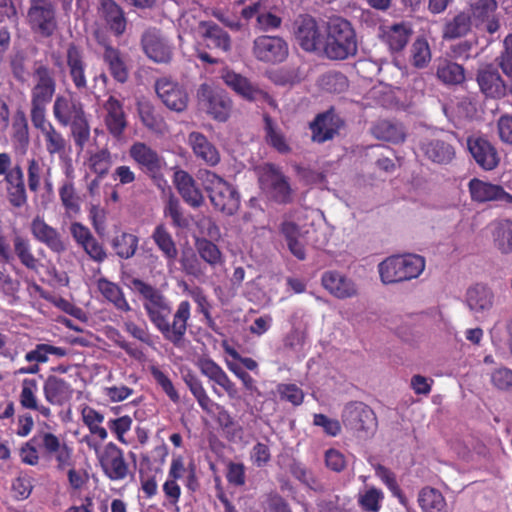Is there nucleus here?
<instances>
[{
    "label": "nucleus",
    "instance_id": "obj_41",
    "mask_svg": "<svg viewBox=\"0 0 512 512\" xmlns=\"http://www.w3.org/2000/svg\"><path fill=\"white\" fill-rule=\"evenodd\" d=\"M474 26L467 11H459L452 18L445 21L442 29L444 40H454L467 36Z\"/></svg>",
    "mask_w": 512,
    "mask_h": 512
},
{
    "label": "nucleus",
    "instance_id": "obj_16",
    "mask_svg": "<svg viewBox=\"0 0 512 512\" xmlns=\"http://www.w3.org/2000/svg\"><path fill=\"white\" fill-rule=\"evenodd\" d=\"M200 372L206 376L209 381L213 382L212 391L218 397L223 393L216 387L219 386L232 401L240 400L239 390L236 383L233 382L223 368L211 358H202L198 361Z\"/></svg>",
    "mask_w": 512,
    "mask_h": 512
},
{
    "label": "nucleus",
    "instance_id": "obj_52",
    "mask_svg": "<svg viewBox=\"0 0 512 512\" xmlns=\"http://www.w3.org/2000/svg\"><path fill=\"white\" fill-rule=\"evenodd\" d=\"M196 251L200 258L211 267L221 265L224 260L219 247L206 238L197 239L195 242Z\"/></svg>",
    "mask_w": 512,
    "mask_h": 512
},
{
    "label": "nucleus",
    "instance_id": "obj_4",
    "mask_svg": "<svg viewBox=\"0 0 512 512\" xmlns=\"http://www.w3.org/2000/svg\"><path fill=\"white\" fill-rule=\"evenodd\" d=\"M30 89V118L47 115V107L57 90L56 74L53 68L42 60L34 62Z\"/></svg>",
    "mask_w": 512,
    "mask_h": 512
},
{
    "label": "nucleus",
    "instance_id": "obj_59",
    "mask_svg": "<svg viewBox=\"0 0 512 512\" xmlns=\"http://www.w3.org/2000/svg\"><path fill=\"white\" fill-rule=\"evenodd\" d=\"M9 66L14 79L20 84H25L30 76L27 56L21 51L16 52L11 56Z\"/></svg>",
    "mask_w": 512,
    "mask_h": 512
},
{
    "label": "nucleus",
    "instance_id": "obj_55",
    "mask_svg": "<svg viewBox=\"0 0 512 512\" xmlns=\"http://www.w3.org/2000/svg\"><path fill=\"white\" fill-rule=\"evenodd\" d=\"M263 121L267 142L280 153L290 152V147L287 144L284 135L277 131L276 125L271 116L265 113L263 115Z\"/></svg>",
    "mask_w": 512,
    "mask_h": 512
},
{
    "label": "nucleus",
    "instance_id": "obj_17",
    "mask_svg": "<svg viewBox=\"0 0 512 512\" xmlns=\"http://www.w3.org/2000/svg\"><path fill=\"white\" fill-rule=\"evenodd\" d=\"M467 149L476 162L484 171H492L500 163V155L495 145L483 135H471L466 140Z\"/></svg>",
    "mask_w": 512,
    "mask_h": 512
},
{
    "label": "nucleus",
    "instance_id": "obj_48",
    "mask_svg": "<svg viewBox=\"0 0 512 512\" xmlns=\"http://www.w3.org/2000/svg\"><path fill=\"white\" fill-rule=\"evenodd\" d=\"M436 76L442 83L449 86L460 85L466 79L464 67L449 60L439 62Z\"/></svg>",
    "mask_w": 512,
    "mask_h": 512
},
{
    "label": "nucleus",
    "instance_id": "obj_35",
    "mask_svg": "<svg viewBox=\"0 0 512 512\" xmlns=\"http://www.w3.org/2000/svg\"><path fill=\"white\" fill-rule=\"evenodd\" d=\"M424 155L437 164H448L455 158V148L447 138L427 139L421 144Z\"/></svg>",
    "mask_w": 512,
    "mask_h": 512
},
{
    "label": "nucleus",
    "instance_id": "obj_45",
    "mask_svg": "<svg viewBox=\"0 0 512 512\" xmlns=\"http://www.w3.org/2000/svg\"><path fill=\"white\" fill-rule=\"evenodd\" d=\"M466 302L470 310L483 312L492 307L493 293L487 286L476 284L468 289Z\"/></svg>",
    "mask_w": 512,
    "mask_h": 512
},
{
    "label": "nucleus",
    "instance_id": "obj_38",
    "mask_svg": "<svg viewBox=\"0 0 512 512\" xmlns=\"http://www.w3.org/2000/svg\"><path fill=\"white\" fill-rule=\"evenodd\" d=\"M196 304V311L204 318L206 326L213 332L220 334V328L216 324L215 319L212 317V303L209 301L205 291L200 286L190 287L185 284L183 290Z\"/></svg>",
    "mask_w": 512,
    "mask_h": 512
},
{
    "label": "nucleus",
    "instance_id": "obj_37",
    "mask_svg": "<svg viewBox=\"0 0 512 512\" xmlns=\"http://www.w3.org/2000/svg\"><path fill=\"white\" fill-rule=\"evenodd\" d=\"M99 13L115 36L124 34L127 19L123 8L115 0H100Z\"/></svg>",
    "mask_w": 512,
    "mask_h": 512
},
{
    "label": "nucleus",
    "instance_id": "obj_51",
    "mask_svg": "<svg viewBox=\"0 0 512 512\" xmlns=\"http://www.w3.org/2000/svg\"><path fill=\"white\" fill-rule=\"evenodd\" d=\"M83 423L87 426L89 432L97 436L101 441L108 437L107 430L102 426L104 415L90 406H85L81 410Z\"/></svg>",
    "mask_w": 512,
    "mask_h": 512
},
{
    "label": "nucleus",
    "instance_id": "obj_61",
    "mask_svg": "<svg viewBox=\"0 0 512 512\" xmlns=\"http://www.w3.org/2000/svg\"><path fill=\"white\" fill-rule=\"evenodd\" d=\"M59 197L66 211L77 213L80 210L79 198L72 181H65L59 188Z\"/></svg>",
    "mask_w": 512,
    "mask_h": 512
},
{
    "label": "nucleus",
    "instance_id": "obj_26",
    "mask_svg": "<svg viewBox=\"0 0 512 512\" xmlns=\"http://www.w3.org/2000/svg\"><path fill=\"white\" fill-rule=\"evenodd\" d=\"M102 107L105 112L104 124L107 131L114 138L120 139L128 125L123 102L110 95Z\"/></svg>",
    "mask_w": 512,
    "mask_h": 512
},
{
    "label": "nucleus",
    "instance_id": "obj_39",
    "mask_svg": "<svg viewBox=\"0 0 512 512\" xmlns=\"http://www.w3.org/2000/svg\"><path fill=\"white\" fill-rule=\"evenodd\" d=\"M201 37L208 41V46L228 52L231 49L230 35L213 21H200L198 24Z\"/></svg>",
    "mask_w": 512,
    "mask_h": 512
},
{
    "label": "nucleus",
    "instance_id": "obj_53",
    "mask_svg": "<svg viewBox=\"0 0 512 512\" xmlns=\"http://www.w3.org/2000/svg\"><path fill=\"white\" fill-rule=\"evenodd\" d=\"M11 138L21 148H27L29 145V125L26 114L22 110H17L13 116Z\"/></svg>",
    "mask_w": 512,
    "mask_h": 512
},
{
    "label": "nucleus",
    "instance_id": "obj_31",
    "mask_svg": "<svg viewBox=\"0 0 512 512\" xmlns=\"http://www.w3.org/2000/svg\"><path fill=\"white\" fill-rule=\"evenodd\" d=\"M43 394L49 404L62 407L71 401L74 389L65 379L49 375L43 384Z\"/></svg>",
    "mask_w": 512,
    "mask_h": 512
},
{
    "label": "nucleus",
    "instance_id": "obj_27",
    "mask_svg": "<svg viewBox=\"0 0 512 512\" xmlns=\"http://www.w3.org/2000/svg\"><path fill=\"white\" fill-rule=\"evenodd\" d=\"M141 45L147 57L156 63H168L172 59V47L156 29L143 33Z\"/></svg>",
    "mask_w": 512,
    "mask_h": 512
},
{
    "label": "nucleus",
    "instance_id": "obj_2",
    "mask_svg": "<svg viewBox=\"0 0 512 512\" xmlns=\"http://www.w3.org/2000/svg\"><path fill=\"white\" fill-rule=\"evenodd\" d=\"M52 113L59 126L70 128L75 147L83 151L91 134L84 104L72 95L59 94L54 99Z\"/></svg>",
    "mask_w": 512,
    "mask_h": 512
},
{
    "label": "nucleus",
    "instance_id": "obj_13",
    "mask_svg": "<svg viewBox=\"0 0 512 512\" xmlns=\"http://www.w3.org/2000/svg\"><path fill=\"white\" fill-rule=\"evenodd\" d=\"M130 158L138 168L153 181L163 177V169L166 166L165 159L159 153L143 142H135L129 149Z\"/></svg>",
    "mask_w": 512,
    "mask_h": 512
},
{
    "label": "nucleus",
    "instance_id": "obj_28",
    "mask_svg": "<svg viewBox=\"0 0 512 512\" xmlns=\"http://www.w3.org/2000/svg\"><path fill=\"white\" fill-rule=\"evenodd\" d=\"M476 81L485 97L496 100L505 98V81L499 71L492 65L479 69Z\"/></svg>",
    "mask_w": 512,
    "mask_h": 512
},
{
    "label": "nucleus",
    "instance_id": "obj_23",
    "mask_svg": "<svg viewBox=\"0 0 512 512\" xmlns=\"http://www.w3.org/2000/svg\"><path fill=\"white\" fill-rule=\"evenodd\" d=\"M412 33L411 25L404 21L393 24H381L378 29L380 41L392 53L401 52L407 46Z\"/></svg>",
    "mask_w": 512,
    "mask_h": 512
},
{
    "label": "nucleus",
    "instance_id": "obj_22",
    "mask_svg": "<svg viewBox=\"0 0 512 512\" xmlns=\"http://www.w3.org/2000/svg\"><path fill=\"white\" fill-rule=\"evenodd\" d=\"M184 382L204 412L211 415L218 411L219 419L225 420V427L232 423V418L228 411L209 397L201 380L195 374L187 373L184 376Z\"/></svg>",
    "mask_w": 512,
    "mask_h": 512
},
{
    "label": "nucleus",
    "instance_id": "obj_19",
    "mask_svg": "<svg viewBox=\"0 0 512 512\" xmlns=\"http://www.w3.org/2000/svg\"><path fill=\"white\" fill-rule=\"evenodd\" d=\"M294 37L302 50L322 52L324 36L313 17L305 15L295 21Z\"/></svg>",
    "mask_w": 512,
    "mask_h": 512
},
{
    "label": "nucleus",
    "instance_id": "obj_32",
    "mask_svg": "<svg viewBox=\"0 0 512 512\" xmlns=\"http://www.w3.org/2000/svg\"><path fill=\"white\" fill-rule=\"evenodd\" d=\"M222 79L229 88L245 100L255 101L269 97L266 92L251 83L248 78L232 70L223 71Z\"/></svg>",
    "mask_w": 512,
    "mask_h": 512
},
{
    "label": "nucleus",
    "instance_id": "obj_8",
    "mask_svg": "<svg viewBox=\"0 0 512 512\" xmlns=\"http://www.w3.org/2000/svg\"><path fill=\"white\" fill-rule=\"evenodd\" d=\"M260 188L276 203L290 204L293 201V189L289 178L273 163H265L258 168Z\"/></svg>",
    "mask_w": 512,
    "mask_h": 512
},
{
    "label": "nucleus",
    "instance_id": "obj_47",
    "mask_svg": "<svg viewBox=\"0 0 512 512\" xmlns=\"http://www.w3.org/2000/svg\"><path fill=\"white\" fill-rule=\"evenodd\" d=\"M371 132L377 139L394 144L403 142L406 136L401 124L389 120H379L373 125Z\"/></svg>",
    "mask_w": 512,
    "mask_h": 512
},
{
    "label": "nucleus",
    "instance_id": "obj_62",
    "mask_svg": "<svg viewBox=\"0 0 512 512\" xmlns=\"http://www.w3.org/2000/svg\"><path fill=\"white\" fill-rule=\"evenodd\" d=\"M277 393L283 401H287L294 406H299L304 401V392L296 384L281 383L277 386Z\"/></svg>",
    "mask_w": 512,
    "mask_h": 512
},
{
    "label": "nucleus",
    "instance_id": "obj_25",
    "mask_svg": "<svg viewBox=\"0 0 512 512\" xmlns=\"http://www.w3.org/2000/svg\"><path fill=\"white\" fill-rule=\"evenodd\" d=\"M468 189L471 199L474 202L486 203L500 201L505 204H512V195L506 192L501 185L473 178L468 183Z\"/></svg>",
    "mask_w": 512,
    "mask_h": 512
},
{
    "label": "nucleus",
    "instance_id": "obj_46",
    "mask_svg": "<svg viewBox=\"0 0 512 512\" xmlns=\"http://www.w3.org/2000/svg\"><path fill=\"white\" fill-rule=\"evenodd\" d=\"M102 58L115 81L125 83L128 80L129 71L118 48H109L108 52L102 53Z\"/></svg>",
    "mask_w": 512,
    "mask_h": 512
},
{
    "label": "nucleus",
    "instance_id": "obj_43",
    "mask_svg": "<svg viewBox=\"0 0 512 512\" xmlns=\"http://www.w3.org/2000/svg\"><path fill=\"white\" fill-rule=\"evenodd\" d=\"M139 241L137 235L121 231L112 238L111 247L120 259L128 260L136 255Z\"/></svg>",
    "mask_w": 512,
    "mask_h": 512
},
{
    "label": "nucleus",
    "instance_id": "obj_24",
    "mask_svg": "<svg viewBox=\"0 0 512 512\" xmlns=\"http://www.w3.org/2000/svg\"><path fill=\"white\" fill-rule=\"evenodd\" d=\"M343 125L344 121L333 109L318 114L314 121L310 123L312 141L324 143L332 140L339 133Z\"/></svg>",
    "mask_w": 512,
    "mask_h": 512
},
{
    "label": "nucleus",
    "instance_id": "obj_30",
    "mask_svg": "<svg viewBox=\"0 0 512 512\" xmlns=\"http://www.w3.org/2000/svg\"><path fill=\"white\" fill-rule=\"evenodd\" d=\"M321 284L325 290L338 299L352 298L357 295L355 283L336 270L325 271L321 276Z\"/></svg>",
    "mask_w": 512,
    "mask_h": 512
},
{
    "label": "nucleus",
    "instance_id": "obj_18",
    "mask_svg": "<svg viewBox=\"0 0 512 512\" xmlns=\"http://www.w3.org/2000/svg\"><path fill=\"white\" fill-rule=\"evenodd\" d=\"M65 63L75 89L79 92L85 91L88 88V64L83 48L74 42L68 43L65 50Z\"/></svg>",
    "mask_w": 512,
    "mask_h": 512
},
{
    "label": "nucleus",
    "instance_id": "obj_58",
    "mask_svg": "<svg viewBox=\"0 0 512 512\" xmlns=\"http://www.w3.org/2000/svg\"><path fill=\"white\" fill-rule=\"evenodd\" d=\"M149 370L154 381L161 387L169 399L174 403H178L180 397L169 376L155 365L150 366Z\"/></svg>",
    "mask_w": 512,
    "mask_h": 512
},
{
    "label": "nucleus",
    "instance_id": "obj_29",
    "mask_svg": "<svg viewBox=\"0 0 512 512\" xmlns=\"http://www.w3.org/2000/svg\"><path fill=\"white\" fill-rule=\"evenodd\" d=\"M188 144L197 160L209 167L217 166L221 161L218 148L201 132L193 131L188 135Z\"/></svg>",
    "mask_w": 512,
    "mask_h": 512
},
{
    "label": "nucleus",
    "instance_id": "obj_63",
    "mask_svg": "<svg viewBox=\"0 0 512 512\" xmlns=\"http://www.w3.org/2000/svg\"><path fill=\"white\" fill-rule=\"evenodd\" d=\"M282 18L264 7L261 14L257 17L254 29L261 32H270L279 29L282 25Z\"/></svg>",
    "mask_w": 512,
    "mask_h": 512
},
{
    "label": "nucleus",
    "instance_id": "obj_14",
    "mask_svg": "<svg viewBox=\"0 0 512 512\" xmlns=\"http://www.w3.org/2000/svg\"><path fill=\"white\" fill-rule=\"evenodd\" d=\"M97 458L104 475L111 481H121L130 474L129 464L124 457V451L114 442H108Z\"/></svg>",
    "mask_w": 512,
    "mask_h": 512
},
{
    "label": "nucleus",
    "instance_id": "obj_50",
    "mask_svg": "<svg viewBox=\"0 0 512 512\" xmlns=\"http://www.w3.org/2000/svg\"><path fill=\"white\" fill-rule=\"evenodd\" d=\"M13 251L20 263L29 270H37L38 259L32 252V247L28 238L17 234L13 237Z\"/></svg>",
    "mask_w": 512,
    "mask_h": 512
},
{
    "label": "nucleus",
    "instance_id": "obj_11",
    "mask_svg": "<svg viewBox=\"0 0 512 512\" xmlns=\"http://www.w3.org/2000/svg\"><path fill=\"white\" fill-rule=\"evenodd\" d=\"M497 0H471L468 4V13L478 30H484L493 35L501 27L500 13Z\"/></svg>",
    "mask_w": 512,
    "mask_h": 512
},
{
    "label": "nucleus",
    "instance_id": "obj_54",
    "mask_svg": "<svg viewBox=\"0 0 512 512\" xmlns=\"http://www.w3.org/2000/svg\"><path fill=\"white\" fill-rule=\"evenodd\" d=\"M163 214L171 219V225L174 228L185 229L189 226V219L184 214L179 199L172 194L165 203Z\"/></svg>",
    "mask_w": 512,
    "mask_h": 512
},
{
    "label": "nucleus",
    "instance_id": "obj_21",
    "mask_svg": "<svg viewBox=\"0 0 512 512\" xmlns=\"http://www.w3.org/2000/svg\"><path fill=\"white\" fill-rule=\"evenodd\" d=\"M32 126L40 132L46 152L50 156H62L66 153L67 140L64 135L48 120L47 115L30 118Z\"/></svg>",
    "mask_w": 512,
    "mask_h": 512
},
{
    "label": "nucleus",
    "instance_id": "obj_56",
    "mask_svg": "<svg viewBox=\"0 0 512 512\" xmlns=\"http://www.w3.org/2000/svg\"><path fill=\"white\" fill-rule=\"evenodd\" d=\"M411 63L416 68H424L431 61V50L426 38L418 37L410 49Z\"/></svg>",
    "mask_w": 512,
    "mask_h": 512
},
{
    "label": "nucleus",
    "instance_id": "obj_6",
    "mask_svg": "<svg viewBox=\"0 0 512 512\" xmlns=\"http://www.w3.org/2000/svg\"><path fill=\"white\" fill-rule=\"evenodd\" d=\"M424 268L422 256L406 254L386 258L379 264L378 271L384 284H394L417 278Z\"/></svg>",
    "mask_w": 512,
    "mask_h": 512
},
{
    "label": "nucleus",
    "instance_id": "obj_9",
    "mask_svg": "<svg viewBox=\"0 0 512 512\" xmlns=\"http://www.w3.org/2000/svg\"><path fill=\"white\" fill-rule=\"evenodd\" d=\"M341 422L356 437L366 439L374 434L377 418L374 411L363 402L352 401L345 405Z\"/></svg>",
    "mask_w": 512,
    "mask_h": 512
},
{
    "label": "nucleus",
    "instance_id": "obj_36",
    "mask_svg": "<svg viewBox=\"0 0 512 512\" xmlns=\"http://www.w3.org/2000/svg\"><path fill=\"white\" fill-rule=\"evenodd\" d=\"M31 233L37 241L45 244L53 252L61 253L66 248L57 229L48 225L39 216L31 222Z\"/></svg>",
    "mask_w": 512,
    "mask_h": 512
},
{
    "label": "nucleus",
    "instance_id": "obj_49",
    "mask_svg": "<svg viewBox=\"0 0 512 512\" xmlns=\"http://www.w3.org/2000/svg\"><path fill=\"white\" fill-rule=\"evenodd\" d=\"M418 503L422 512H447V504L440 491L424 487L418 495Z\"/></svg>",
    "mask_w": 512,
    "mask_h": 512
},
{
    "label": "nucleus",
    "instance_id": "obj_44",
    "mask_svg": "<svg viewBox=\"0 0 512 512\" xmlns=\"http://www.w3.org/2000/svg\"><path fill=\"white\" fill-rule=\"evenodd\" d=\"M494 247L503 255L512 254V220L501 219L492 231Z\"/></svg>",
    "mask_w": 512,
    "mask_h": 512
},
{
    "label": "nucleus",
    "instance_id": "obj_15",
    "mask_svg": "<svg viewBox=\"0 0 512 512\" xmlns=\"http://www.w3.org/2000/svg\"><path fill=\"white\" fill-rule=\"evenodd\" d=\"M31 441H35L38 444L45 457L55 459L58 470L63 471L72 466L73 449L65 442H62L55 434L42 432L34 435Z\"/></svg>",
    "mask_w": 512,
    "mask_h": 512
},
{
    "label": "nucleus",
    "instance_id": "obj_1",
    "mask_svg": "<svg viewBox=\"0 0 512 512\" xmlns=\"http://www.w3.org/2000/svg\"><path fill=\"white\" fill-rule=\"evenodd\" d=\"M130 289L138 296L147 318L163 339L175 348H184L191 318V304L180 301L176 309L170 299L158 287L140 279L130 280Z\"/></svg>",
    "mask_w": 512,
    "mask_h": 512
},
{
    "label": "nucleus",
    "instance_id": "obj_7",
    "mask_svg": "<svg viewBox=\"0 0 512 512\" xmlns=\"http://www.w3.org/2000/svg\"><path fill=\"white\" fill-rule=\"evenodd\" d=\"M26 23L31 32L41 38L52 37L58 29L57 7L54 0H28Z\"/></svg>",
    "mask_w": 512,
    "mask_h": 512
},
{
    "label": "nucleus",
    "instance_id": "obj_34",
    "mask_svg": "<svg viewBox=\"0 0 512 512\" xmlns=\"http://www.w3.org/2000/svg\"><path fill=\"white\" fill-rule=\"evenodd\" d=\"M38 387V381L35 378H24L21 382L19 403L23 409L36 411L44 418L49 419L52 415L51 409L39 402Z\"/></svg>",
    "mask_w": 512,
    "mask_h": 512
},
{
    "label": "nucleus",
    "instance_id": "obj_33",
    "mask_svg": "<svg viewBox=\"0 0 512 512\" xmlns=\"http://www.w3.org/2000/svg\"><path fill=\"white\" fill-rule=\"evenodd\" d=\"M174 184L185 203L198 208L204 203V196L194 178L186 171L179 170L174 174Z\"/></svg>",
    "mask_w": 512,
    "mask_h": 512
},
{
    "label": "nucleus",
    "instance_id": "obj_42",
    "mask_svg": "<svg viewBox=\"0 0 512 512\" xmlns=\"http://www.w3.org/2000/svg\"><path fill=\"white\" fill-rule=\"evenodd\" d=\"M151 238L157 248L162 252L164 258L174 262L178 256L176 243L165 224L160 223L154 228Z\"/></svg>",
    "mask_w": 512,
    "mask_h": 512
},
{
    "label": "nucleus",
    "instance_id": "obj_40",
    "mask_svg": "<svg viewBox=\"0 0 512 512\" xmlns=\"http://www.w3.org/2000/svg\"><path fill=\"white\" fill-rule=\"evenodd\" d=\"M96 286L104 299L111 303L115 309L125 313L132 310L122 288L117 283H114L105 277H101L97 280Z\"/></svg>",
    "mask_w": 512,
    "mask_h": 512
},
{
    "label": "nucleus",
    "instance_id": "obj_5",
    "mask_svg": "<svg viewBox=\"0 0 512 512\" xmlns=\"http://www.w3.org/2000/svg\"><path fill=\"white\" fill-rule=\"evenodd\" d=\"M200 175L213 207L225 215H234L240 208L238 190L224 178L210 170H202Z\"/></svg>",
    "mask_w": 512,
    "mask_h": 512
},
{
    "label": "nucleus",
    "instance_id": "obj_20",
    "mask_svg": "<svg viewBox=\"0 0 512 512\" xmlns=\"http://www.w3.org/2000/svg\"><path fill=\"white\" fill-rule=\"evenodd\" d=\"M155 91L162 103L171 111L181 113L188 106L189 96L181 84L168 77H162L155 82Z\"/></svg>",
    "mask_w": 512,
    "mask_h": 512
},
{
    "label": "nucleus",
    "instance_id": "obj_57",
    "mask_svg": "<svg viewBox=\"0 0 512 512\" xmlns=\"http://www.w3.org/2000/svg\"><path fill=\"white\" fill-rule=\"evenodd\" d=\"M90 170L95 173L98 178H104L112 165V156L108 149H101L89 157L88 160Z\"/></svg>",
    "mask_w": 512,
    "mask_h": 512
},
{
    "label": "nucleus",
    "instance_id": "obj_60",
    "mask_svg": "<svg viewBox=\"0 0 512 512\" xmlns=\"http://www.w3.org/2000/svg\"><path fill=\"white\" fill-rule=\"evenodd\" d=\"M383 499L384 494L380 489L370 487L359 496L358 503L366 512H378L381 509Z\"/></svg>",
    "mask_w": 512,
    "mask_h": 512
},
{
    "label": "nucleus",
    "instance_id": "obj_12",
    "mask_svg": "<svg viewBox=\"0 0 512 512\" xmlns=\"http://www.w3.org/2000/svg\"><path fill=\"white\" fill-rule=\"evenodd\" d=\"M252 53L260 62L279 64L287 59L289 47L284 38L265 34L253 40Z\"/></svg>",
    "mask_w": 512,
    "mask_h": 512
},
{
    "label": "nucleus",
    "instance_id": "obj_10",
    "mask_svg": "<svg viewBox=\"0 0 512 512\" xmlns=\"http://www.w3.org/2000/svg\"><path fill=\"white\" fill-rule=\"evenodd\" d=\"M197 97L200 106L213 119L219 122L228 120L232 110V100L223 89L203 83L197 91Z\"/></svg>",
    "mask_w": 512,
    "mask_h": 512
},
{
    "label": "nucleus",
    "instance_id": "obj_3",
    "mask_svg": "<svg viewBox=\"0 0 512 512\" xmlns=\"http://www.w3.org/2000/svg\"><path fill=\"white\" fill-rule=\"evenodd\" d=\"M322 53L330 60H346L358 52L355 29L343 17H332L326 23Z\"/></svg>",
    "mask_w": 512,
    "mask_h": 512
},
{
    "label": "nucleus",
    "instance_id": "obj_64",
    "mask_svg": "<svg viewBox=\"0 0 512 512\" xmlns=\"http://www.w3.org/2000/svg\"><path fill=\"white\" fill-rule=\"evenodd\" d=\"M499 68L508 77L512 78V32L503 41V51L496 59Z\"/></svg>",
    "mask_w": 512,
    "mask_h": 512
}]
</instances>
